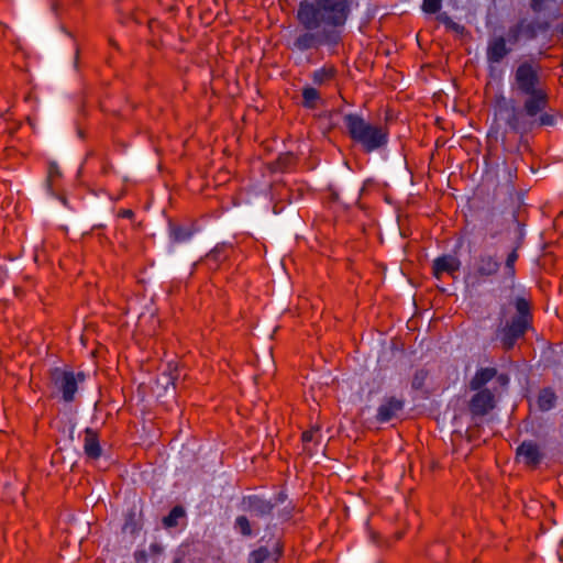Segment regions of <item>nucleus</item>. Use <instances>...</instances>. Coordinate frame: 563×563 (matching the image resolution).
<instances>
[{
	"label": "nucleus",
	"instance_id": "nucleus-1",
	"mask_svg": "<svg viewBox=\"0 0 563 563\" xmlns=\"http://www.w3.org/2000/svg\"><path fill=\"white\" fill-rule=\"evenodd\" d=\"M510 90L512 98L503 99L499 115L511 131L526 134L536 128L554 124V117L545 112L549 92L537 62L527 59L518 64Z\"/></svg>",
	"mask_w": 563,
	"mask_h": 563
},
{
	"label": "nucleus",
	"instance_id": "nucleus-2",
	"mask_svg": "<svg viewBox=\"0 0 563 563\" xmlns=\"http://www.w3.org/2000/svg\"><path fill=\"white\" fill-rule=\"evenodd\" d=\"M353 0H302L297 20L303 31L296 36L294 47L303 52L322 45H338Z\"/></svg>",
	"mask_w": 563,
	"mask_h": 563
},
{
	"label": "nucleus",
	"instance_id": "nucleus-3",
	"mask_svg": "<svg viewBox=\"0 0 563 563\" xmlns=\"http://www.w3.org/2000/svg\"><path fill=\"white\" fill-rule=\"evenodd\" d=\"M343 124L350 137L361 144L366 152L378 150L388 141V132L385 128L372 124L358 114H345Z\"/></svg>",
	"mask_w": 563,
	"mask_h": 563
},
{
	"label": "nucleus",
	"instance_id": "nucleus-4",
	"mask_svg": "<svg viewBox=\"0 0 563 563\" xmlns=\"http://www.w3.org/2000/svg\"><path fill=\"white\" fill-rule=\"evenodd\" d=\"M516 313L506 320L497 330V338L505 350H510L526 333L531 322L530 303L527 299L518 297L515 300Z\"/></svg>",
	"mask_w": 563,
	"mask_h": 563
},
{
	"label": "nucleus",
	"instance_id": "nucleus-5",
	"mask_svg": "<svg viewBox=\"0 0 563 563\" xmlns=\"http://www.w3.org/2000/svg\"><path fill=\"white\" fill-rule=\"evenodd\" d=\"M500 269V262L489 253H482L467 267L464 280L467 288L476 289Z\"/></svg>",
	"mask_w": 563,
	"mask_h": 563
},
{
	"label": "nucleus",
	"instance_id": "nucleus-6",
	"mask_svg": "<svg viewBox=\"0 0 563 563\" xmlns=\"http://www.w3.org/2000/svg\"><path fill=\"white\" fill-rule=\"evenodd\" d=\"M82 379L84 375L80 373L75 376L73 372L62 368L51 371L52 384L63 394V399L67 402L74 400L75 393L77 391V383Z\"/></svg>",
	"mask_w": 563,
	"mask_h": 563
},
{
	"label": "nucleus",
	"instance_id": "nucleus-7",
	"mask_svg": "<svg viewBox=\"0 0 563 563\" xmlns=\"http://www.w3.org/2000/svg\"><path fill=\"white\" fill-rule=\"evenodd\" d=\"M494 408V395L488 389L478 390L470 402V410L475 416H484Z\"/></svg>",
	"mask_w": 563,
	"mask_h": 563
},
{
	"label": "nucleus",
	"instance_id": "nucleus-8",
	"mask_svg": "<svg viewBox=\"0 0 563 563\" xmlns=\"http://www.w3.org/2000/svg\"><path fill=\"white\" fill-rule=\"evenodd\" d=\"M506 38L504 36H494L488 41L486 58L489 64L500 63L509 53Z\"/></svg>",
	"mask_w": 563,
	"mask_h": 563
},
{
	"label": "nucleus",
	"instance_id": "nucleus-9",
	"mask_svg": "<svg viewBox=\"0 0 563 563\" xmlns=\"http://www.w3.org/2000/svg\"><path fill=\"white\" fill-rule=\"evenodd\" d=\"M402 408V400L395 397L385 398L377 409V420L379 422L390 421L398 417Z\"/></svg>",
	"mask_w": 563,
	"mask_h": 563
},
{
	"label": "nucleus",
	"instance_id": "nucleus-10",
	"mask_svg": "<svg viewBox=\"0 0 563 563\" xmlns=\"http://www.w3.org/2000/svg\"><path fill=\"white\" fill-rule=\"evenodd\" d=\"M461 262L457 257L452 255H444L438 257L433 262V274L439 279L444 273L454 274L460 269Z\"/></svg>",
	"mask_w": 563,
	"mask_h": 563
},
{
	"label": "nucleus",
	"instance_id": "nucleus-11",
	"mask_svg": "<svg viewBox=\"0 0 563 563\" xmlns=\"http://www.w3.org/2000/svg\"><path fill=\"white\" fill-rule=\"evenodd\" d=\"M518 459L526 465L536 466L542 459L539 446L533 442H523L517 449Z\"/></svg>",
	"mask_w": 563,
	"mask_h": 563
},
{
	"label": "nucleus",
	"instance_id": "nucleus-12",
	"mask_svg": "<svg viewBox=\"0 0 563 563\" xmlns=\"http://www.w3.org/2000/svg\"><path fill=\"white\" fill-rule=\"evenodd\" d=\"M243 504L245 506V510L256 517H264L269 515L274 507L271 501L262 499L257 496H249L244 498Z\"/></svg>",
	"mask_w": 563,
	"mask_h": 563
},
{
	"label": "nucleus",
	"instance_id": "nucleus-13",
	"mask_svg": "<svg viewBox=\"0 0 563 563\" xmlns=\"http://www.w3.org/2000/svg\"><path fill=\"white\" fill-rule=\"evenodd\" d=\"M84 451L90 460H97L101 456L102 449L99 443V438L97 432L92 429H86L85 431Z\"/></svg>",
	"mask_w": 563,
	"mask_h": 563
},
{
	"label": "nucleus",
	"instance_id": "nucleus-14",
	"mask_svg": "<svg viewBox=\"0 0 563 563\" xmlns=\"http://www.w3.org/2000/svg\"><path fill=\"white\" fill-rule=\"evenodd\" d=\"M497 376V371L493 367L481 368L476 372L472 380L470 382V387L472 390H481L484 385H486L489 380Z\"/></svg>",
	"mask_w": 563,
	"mask_h": 563
},
{
	"label": "nucleus",
	"instance_id": "nucleus-15",
	"mask_svg": "<svg viewBox=\"0 0 563 563\" xmlns=\"http://www.w3.org/2000/svg\"><path fill=\"white\" fill-rule=\"evenodd\" d=\"M521 35L528 38H533L537 35V31L533 24H525L523 22L512 26L508 31V40L511 43H517Z\"/></svg>",
	"mask_w": 563,
	"mask_h": 563
},
{
	"label": "nucleus",
	"instance_id": "nucleus-16",
	"mask_svg": "<svg viewBox=\"0 0 563 563\" xmlns=\"http://www.w3.org/2000/svg\"><path fill=\"white\" fill-rule=\"evenodd\" d=\"M555 402V395L551 389H543L538 397V406L541 410H550Z\"/></svg>",
	"mask_w": 563,
	"mask_h": 563
},
{
	"label": "nucleus",
	"instance_id": "nucleus-17",
	"mask_svg": "<svg viewBox=\"0 0 563 563\" xmlns=\"http://www.w3.org/2000/svg\"><path fill=\"white\" fill-rule=\"evenodd\" d=\"M303 106L307 108H316L320 101L319 92L311 87H307L302 90Z\"/></svg>",
	"mask_w": 563,
	"mask_h": 563
},
{
	"label": "nucleus",
	"instance_id": "nucleus-18",
	"mask_svg": "<svg viewBox=\"0 0 563 563\" xmlns=\"http://www.w3.org/2000/svg\"><path fill=\"white\" fill-rule=\"evenodd\" d=\"M518 260V253L516 250H512L506 258L505 267H504V277L507 279H512L515 276V264Z\"/></svg>",
	"mask_w": 563,
	"mask_h": 563
},
{
	"label": "nucleus",
	"instance_id": "nucleus-19",
	"mask_svg": "<svg viewBox=\"0 0 563 563\" xmlns=\"http://www.w3.org/2000/svg\"><path fill=\"white\" fill-rule=\"evenodd\" d=\"M185 511L181 507H175L172 509L168 516L163 519L165 527H175L178 523V519L184 517Z\"/></svg>",
	"mask_w": 563,
	"mask_h": 563
},
{
	"label": "nucleus",
	"instance_id": "nucleus-20",
	"mask_svg": "<svg viewBox=\"0 0 563 563\" xmlns=\"http://www.w3.org/2000/svg\"><path fill=\"white\" fill-rule=\"evenodd\" d=\"M334 76V69L332 67L322 68L313 73V80L317 84H323Z\"/></svg>",
	"mask_w": 563,
	"mask_h": 563
},
{
	"label": "nucleus",
	"instance_id": "nucleus-21",
	"mask_svg": "<svg viewBox=\"0 0 563 563\" xmlns=\"http://www.w3.org/2000/svg\"><path fill=\"white\" fill-rule=\"evenodd\" d=\"M235 528L243 534V536H251V525L249 519L245 516H239L235 519Z\"/></svg>",
	"mask_w": 563,
	"mask_h": 563
},
{
	"label": "nucleus",
	"instance_id": "nucleus-22",
	"mask_svg": "<svg viewBox=\"0 0 563 563\" xmlns=\"http://www.w3.org/2000/svg\"><path fill=\"white\" fill-rule=\"evenodd\" d=\"M172 234L175 241L183 242L191 236V232L187 228L175 227L172 230Z\"/></svg>",
	"mask_w": 563,
	"mask_h": 563
},
{
	"label": "nucleus",
	"instance_id": "nucleus-23",
	"mask_svg": "<svg viewBox=\"0 0 563 563\" xmlns=\"http://www.w3.org/2000/svg\"><path fill=\"white\" fill-rule=\"evenodd\" d=\"M139 529H140V526H139L137 521L134 519V516L130 515L125 520V523L123 526V531L134 534L135 532L139 531Z\"/></svg>",
	"mask_w": 563,
	"mask_h": 563
},
{
	"label": "nucleus",
	"instance_id": "nucleus-24",
	"mask_svg": "<svg viewBox=\"0 0 563 563\" xmlns=\"http://www.w3.org/2000/svg\"><path fill=\"white\" fill-rule=\"evenodd\" d=\"M441 8V0H423L422 9L427 13H435Z\"/></svg>",
	"mask_w": 563,
	"mask_h": 563
},
{
	"label": "nucleus",
	"instance_id": "nucleus-25",
	"mask_svg": "<svg viewBox=\"0 0 563 563\" xmlns=\"http://www.w3.org/2000/svg\"><path fill=\"white\" fill-rule=\"evenodd\" d=\"M553 3L554 0H531V7L537 12L549 9Z\"/></svg>",
	"mask_w": 563,
	"mask_h": 563
},
{
	"label": "nucleus",
	"instance_id": "nucleus-26",
	"mask_svg": "<svg viewBox=\"0 0 563 563\" xmlns=\"http://www.w3.org/2000/svg\"><path fill=\"white\" fill-rule=\"evenodd\" d=\"M268 556L266 549H258L251 554V563H263Z\"/></svg>",
	"mask_w": 563,
	"mask_h": 563
},
{
	"label": "nucleus",
	"instance_id": "nucleus-27",
	"mask_svg": "<svg viewBox=\"0 0 563 563\" xmlns=\"http://www.w3.org/2000/svg\"><path fill=\"white\" fill-rule=\"evenodd\" d=\"M319 429H311L302 433V441L305 443H309L314 440L316 435L318 434Z\"/></svg>",
	"mask_w": 563,
	"mask_h": 563
},
{
	"label": "nucleus",
	"instance_id": "nucleus-28",
	"mask_svg": "<svg viewBox=\"0 0 563 563\" xmlns=\"http://www.w3.org/2000/svg\"><path fill=\"white\" fill-rule=\"evenodd\" d=\"M59 176H60V172H59V168H58L57 164L52 163L49 165V168H48V179H49V181L53 180L56 177H59Z\"/></svg>",
	"mask_w": 563,
	"mask_h": 563
},
{
	"label": "nucleus",
	"instance_id": "nucleus-29",
	"mask_svg": "<svg viewBox=\"0 0 563 563\" xmlns=\"http://www.w3.org/2000/svg\"><path fill=\"white\" fill-rule=\"evenodd\" d=\"M497 379L500 383V385H507L508 383V377L506 375H499Z\"/></svg>",
	"mask_w": 563,
	"mask_h": 563
},
{
	"label": "nucleus",
	"instance_id": "nucleus-30",
	"mask_svg": "<svg viewBox=\"0 0 563 563\" xmlns=\"http://www.w3.org/2000/svg\"><path fill=\"white\" fill-rule=\"evenodd\" d=\"M122 216H123V217H131V216H132V211H131V210H124V211L122 212Z\"/></svg>",
	"mask_w": 563,
	"mask_h": 563
},
{
	"label": "nucleus",
	"instance_id": "nucleus-31",
	"mask_svg": "<svg viewBox=\"0 0 563 563\" xmlns=\"http://www.w3.org/2000/svg\"><path fill=\"white\" fill-rule=\"evenodd\" d=\"M439 20L443 21V22H446L449 20V18L445 15V14H441L439 16Z\"/></svg>",
	"mask_w": 563,
	"mask_h": 563
},
{
	"label": "nucleus",
	"instance_id": "nucleus-32",
	"mask_svg": "<svg viewBox=\"0 0 563 563\" xmlns=\"http://www.w3.org/2000/svg\"><path fill=\"white\" fill-rule=\"evenodd\" d=\"M151 549L154 551V552H158L159 551V547L157 544H152L151 545Z\"/></svg>",
	"mask_w": 563,
	"mask_h": 563
},
{
	"label": "nucleus",
	"instance_id": "nucleus-33",
	"mask_svg": "<svg viewBox=\"0 0 563 563\" xmlns=\"http://www.w3.org/2000/svg\"><path fill=\"white\" fill-rule=\"evenodd\" d=\"M540 29L547 30L548 29V24L540 26Z\"/></svg>",
	"mask_w": 563,
	"mask_h": 563
}]
</instances>
